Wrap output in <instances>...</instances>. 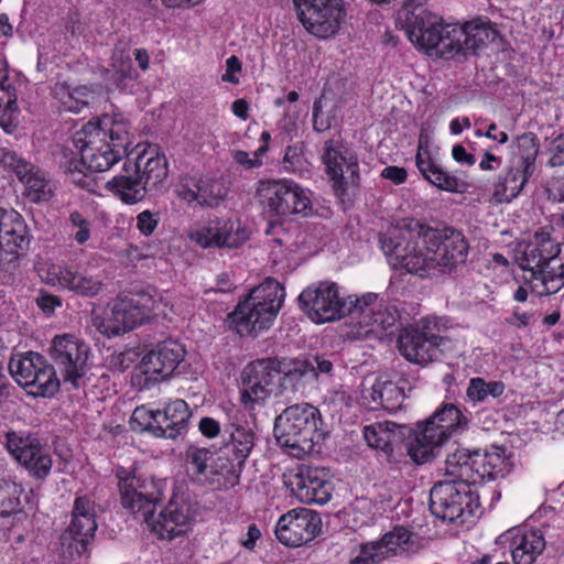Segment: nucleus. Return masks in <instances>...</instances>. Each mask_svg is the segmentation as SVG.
<instances>
[{"label": "nucleus", "instance_id": "nucleus-20", "mask_svg": "<svg viewBox=\"0 0 564 564\" xmlns=\"http://www.w3.org/2000/svg\"><path fill=\"white\" fill-rule=\"evenodd\" d=\"M132 139L130 122L121 113H106L90 120L75 134L74 144L79 153L100 150L111 142L126 143Z\"/></svg>", "mask_w": 564, "mask_h": 564}, {"label": "nucleus", "instance_id": "nucleus-60", "mask_svg": "<svg viewBox=\"0 0 564 564\" xmlns=\"http://www.w3.org/2000/svg\"><path fill=\"white\" fill-rule=\"evenodd\" d=\"M241 70V63L237 56L232 55L226 61V73L223 75L221 79L224 82H228L231 84H238L239 78L237 77V73Z\"/></svg>", "mask_w": 564, "mask_h": 564}, {"label": "nucleus", "instance_id": "nucleus-6", "mask_svg": "<svg viewBox=\"0 0 564 564\" xmlns=\"http://www.w3.org/2000/svg\"><path fill=\"white\" fill-rule=\"evenodd\" d=\"M282 285L274 278L268 276L253 288L228 315L230 327L241 335H257L267 329L279 314L282 306Z\"/></svg>", "mask_w": 564, "mask_h": 564}, {"label": "nucleus", "instance_id": "nucleus-59", "mask_svg": "<svg viewBox=\"0 0 564 564\" xmlns=\"http://www.w3.org/2000/svg\"><path fill=\"white\" fill-rule=\"evenodd\" d=\"M535 321L534 314L530 312H520L514 308L512 314L506 318V323L514 327H529Z\"/></svg>", "mask_w": 564, "mask_h": 564}, {"label": "nucleus", "instance_id": "nucleus-8", "mask_svg": "<svg viewBox=\"0 0 564 564\" xmlns=\"http://www.w3.org/2000/svg\"><path fill=\"white\" fill-rule=\"evenodd\" d=\"M510 471L506 449L492 446L481 454L479 451L457 448L447 455L445 476H454L473 485L482 480L503 478Z\"/></svg>", "mask_w": 564, "mask_h": 564}, {"label": "nucleus", "instance_id": "nucleus-46", "mask_svg": "<svg viewBox=\"0 0 564 564\" xmlns=\"http://www.w3.org/2000/svg\"><path fill=\"white\" fill-rule=\"evenodd\" d=\"M284 207L290 214L303 217L310 216L313 210L308 192L289 178H284Z\"/></svg>", "mask_w": 564, "mask_h": 564}, {"label": "nucleus", "instance_id": "nucleus-15", "mask_svg": "<svg viewBox=\"0 0 564 564\" xmlns=\"http://www.w3.org/2000/svg\"><path fill=\"white\" fill-rule=\"evenodd\" d=\"M438 481L430 492V509L443 521L464 523L473 514L470 481L459 477L447 476Z\"/></svg>", "mask_w": 564, "mask_h": 564}, {"label": "nucleus", "instance_id": "nucleus-16", "mask_svg": "<svg viewBox=\"0 0 564 564\" xmlns=\"http://www.w3.org/2000/svg\"><path fill=\"white\" fill-rule=\"evenodd\" d=\"M293 3L304 29L322 40L335 36L347 15L344 0H293Z\"/></svg>", "mask_w": 564, "mask_h": 564}, {"label": "nucleus", "instance_id": "nucleus-9", "mask_svg": "<svg viewBox=\"0 0 564 564\" xmlns=\"http://www.w3.org/2000/svg\"><path fill=\"white\" fill-rule=\"evenodd\" d=\"M165 314L161 302L151 295L142 293L134 296H120L105 312L104 316H94L93 325L107 337H113L130 332L147 321L150 315Z\"/></svg>", "mask_w": 564, "mask_h": 564}, {"label": "nucleus", "instance_id": "nucleus-25", "mask_svg": "<svg viewBox=\"0 0 564 564\" xmlns=\"http://www.w3.org/2000/svg\"><path fill=\"white\" fill-rule=\"evenodd\" d=\"M243 404L264 400L282 386L281 362L278 359H261L249 364L241 375Z\"/></svg>", "mask_w": 564, "mask_h": 564}, {"label": "nucleus", "instance_id": "nucleus-12", "mask_svg": "<svg viewBox=\"0 0 564 564\" xmlns=\"http://www.w3.org/2000/svg\"><path fill=\"white\" fill-rule=\"evenodd\" d=\"M521 152L510 161L505 173H501L494 184L492 196L497 203H510L523 191L530 176L535 170L539 153V140L533 133L518 137Z\"/></svg>", "mask_w": 564, "mask_h": 564}, {"label": "nucleus", "instance_id": "nucleus-14", "mask_svg": "<svg viewBox=\"0 0 564 564\" xmlns=\"http://www.w3.org/2000/svg\"><path fill=\"white\" fill-rule=\"evenodd\" d=\"M48 356L62 380L75 389L79 388L91 366L89 345L73 334L55 335L48 348Z\"/></svg>", "mask_w": 564, "mask_h": 564}, {"label": "nucleus", "instance_id": "nucleus-34", "mask_svg": "<svg viewBox=\"0 0 564 564\" xmlns=\"http://www.w3.org/2000/svg\"><path fill=\"white\" fill-rule=\"evenodd\" d=\"M501 543L510 542L514 564H533L545 549V540L539 530L512 528L499 536Z\"/></svg>", "mask_w": 564, "mask_h": 564}, {"label": "nucleus", "instance_id": "nucleus-10", "mask_svg": "<svg viewBox=\"0 0 564 564\" xmlns=\"http://www.w3.org/2000/svg\"><path fill=\"white\" fill-rule=\"evenodd\" d=\"M412 223L419 221L410 219L390 228L380 235L379 241L391 267L425 278L424 243L420 246L419 228H412Z\"/></svg>", "mask_w": 564, "mask_h": 564}, {"label": "nucleus", "instance_id": "nucleus-18", "mask_svg": "<svg viewBox=\"0 0 564 564\" xmlns=\"http://www.w3.org/2000/svg\"><path fill=\"white\" fill-rule=\"evenodd\" d=\"M409 24V39L422 48L437 50L444 58L455 57V40L452 36L455 24H443L437 15L422 10L417 14L406 17Z\"/></svg>", "mask_w": 564, "mask_h": 564}, {"label": "nucleus", "instance_id": "nucleus-45", "mask_svg": "<svg viewBox=\"0 0 564 564\" xmlns=\"http://www.w3.org/2000/svg\"><path fill=\"white\" fill-rule=\"evenodd\" d=\"M58 376V371L54 369L53 362L50 365L44 359L41 369L32 377V382H30V387H28L30 389L29 392L33 395L44 398L54 395L61 386Z\"/></svg>", "mask_w": 564, "mask_h": 564}, {"label": "nucleus", "instance_id": "nucleus-50", "mask_svg": "<svg viewBox=\"0 0 564 564\" xmlns=\"http://www.w3.org/2000/svg\"><path fill=\"white\" fill-rule=\"evenodd\" d=\"M411 533L403 527H395L392 531L386 533L379 543L386 554V557L395 555L399 550H404V545L410 542Z\"/></svg>", "mask_w": 564, "mask_h": 564}, {"label": "nucleus", "instance_id": "nucleus-54", "mask_svg": "<svg viewBox=\"0 0 564 564\" xmlns=\"http://www.w3.org/2000/svg\"><path fill=\"white\" fill-rule=\"evenodd\" d=\"M159 224V215L150 210H143L137 216V228L144 236L153 234Z\"/></svg>", "mask_w": 564, "mask_h": 564}, {"label": "nucleus", "instance_id": "nucleus-42", "mask_svg": "<svg viewBox=\"0 0 564 564\" xmlns=\"http://www.w3.org/2000/svg\"><path fill=\"white\" fill-rule=\"evenodd\" d=\"M315 367L306 360L292 359L284 362V390L291 387L294 393H304L308 382L316 378Z\"/></svg>", "mask_w": 564, "mask_h": 564}, {"label": "nucleus", "instance_id": "nucleus-17", "mask_svg": "<svg viewBox=\"0 0 564 564\" xmlns=\"http://www.w3.org/2000/svg\"><path fill=\"white\" fill-rule=\"evenodd\" d=\"M319 412L308 403L284 409V455L303 458L313 447Z\"/></svg>", "mask_w": 564, "mask_h": 564}, {"label": "nucleus", "instance_id": "nucleus-63", "mask_svg": "<svg viewBox=\"0 0 564 564\" xmlns=\"http://www.w3.org/2000/svg\"><path fill=\"white\" fill-rule=\"evenodd\" d=\"M406 171L399 166H387L382 170L381 176L392 181L394 184H402L406 180Z\"/></svg>", "mask_w": 564, "mask_h": 564}, {"label": "nucleus", "instance_id": "nucleus-64", "mask_svg": "<svg viewBox=\"0 0 564 564\" xmlns=\"http://www.w3.org/2000/svg\"><path fill=\"white\" fill-rule=\"evenodd\" d=\"M234 160L246 169H253L262 165L260 156L254 155V159H250L248 152L242 150L234 152Z\"/></svg>", "mask_w": 564, "mask_h": 564}, {"label": "nucleus", "instance_id": "nucleus-21", "mask_svg": "<svg viewBox=\"0 0 564 564\" xmlns=\"http://www.w3.org/2000/svg\"><path fill=\"white\" fill-rule=\"evenodd\" d=\"M184 346L174 339L159 343L142 359L140 373L133 376L134 384L149 388L151 383L170 378L185 358Z\"/></svg>", "mask_w": 564, "mask_h": 564}, {"label": "nucleus", "instance_id": "nucleus-11", "mask_svg": "<svg viewBox=\"0 0 564 564\" xmlns=\"http://www.w3.org/2000/svg\"><path fill=\"white\" fill-rule=\"evenodd\" d=\"M442 319L425 317L421 324L404 328L398 337L400 354L410 362L429 365L452 348V340L434 332L440 330Z\"/></svg>", "mask_w": 564, "mask_h": 564}, {"label": "nucleus", "instance_id": "nucleus-19", "mask_svg": "<svg viewBox=\"0 0 564 564\" xmlns=\"http://www.w3.org/2000/svg\"><path fill=\"white\" fill-rule=\"evenodd\" d=\"M323 162L338 197L344 198L358 187V158L343 140L332 139L325 142Z\"/></svg>", "mask_w": 564, "mask_h": 564}, {"label": "nucleus", "instance_id": "nucleus-32", "mask_svg": "<svg viewBox=\"0 0 564 564\" xmlns=\"http://www.w3.org/2000/svg\"><path fill=\"white\" fill-rule=\"evenodd\" d=\"M322 520L318 513L296 508L284 513V545L301 546L312 541L321 531Z\"/></svg>", "mask_w": 564, "mask_h": 564}, {"label": "nucleus", "instance_id": "nucleus-33", "mask_svg": "<svg viewBox=\"0 0 564 564\" xmlns=\"http://www.w3.org/2000/svg\"><path fill=\"white\" fill-rule=\"evenodd\" d=\"M455 56L475 53L496 40L498 32L487 19H475L464 25H454Z\"/></svg>", "mask_w": 564, "mask_h": 564}, {"label": "nucleus", "instance_id": "nucleus-38", "mask_svg": "<svg viewBox=\"0 0 564 564\" xmlns=\"http://www.w3.org/2000/svg\"><path fill=\"white\" fill-rule=\"evenodd\" d=\"M397 427L401 426L390 421L376 422L364 427V438L369 447L379 451L387 460H390L393 443L398 440Z\"/></svg>", "mask_w": 564, "mask_h": 564}, {"label": "nucleus", "instance_id": "nucleus-40", "mask_svg": "<svg viewBox=\"0 0 564 564\" xmlns=\"http://www.w3.org/2000/svg\"><path fill=\"white\" fill-rule=\"evenodd\" d=\"M354 315L362 317L360 323L370 328L366 333H378L379 330H391L397 326L400 315L399 312L391 306L379 304L377 300L372 302L364 313H355Z\"/></svg>", "mask_w": 564, "mask_h": 564}, {"label": "nucleus", "instance_id": "nucleus-37", "mask_svg": "<svg viewBox=\"0 0 564 564\" xmlns=\"http://www.w3.org/2000/svg\"><path fill=\"white\" fill-rule=\"evenodd\" d=\"M257 195L264 213L268 215L267 235H271L273 229L282 226V220L279 215V208L282 202V184L279 181H260Z\"/></svg>", "mask_w": 564, "mask_h": 564}, {"label": "nucleus", "instance_id": "nucleus-49", "mask_svg": "<svg viewBox=\"0 0 564 564\" xmlns=\"http://www.w3.org/2000/svg\"><path fill=\"white\" fill-rule=\"evenodd\" d=\"M505 391V384L500 381L486 382L482 378H473L467 388V397L474 402H484L489 395L500 397Z\"/></svg>", "mask_w": 564, "mask_h": 564}, {"label": "nucleus", "instance_id": "nucleus-62", "mask_svg": "<svg viewBox=\"0 0 564 564\" xmlns=\"http://www.w3.org/2000/svg\"><path fill=\"white\" fill-rule=\"evenodd\" d=\"M36 304L45 313H53L56 306L62 305L58 296L47 293H41L36 299Z\"/></svg>", "mask_w": 564, "mask_h": 564}, {"label": "nucleus", "instance_id": "nucleus-43", "mask_svg": "<svg viewBox=\"0 0 564 564\" xmlns=\"http://www.w3.org/2000/svg\"><path fill=\"white\" fill-rule=\"evenodd\" d=\"M104 78L117 89H123L134 78L131 57L122 51H116L111 57V68H107Z\"/></svg>", "mask_w": 564, "mask_h": 564}, {"label": "nucleus", "instance_id": "nucleus-41", "mask_svg": "<svg viewBox=\"0 0 564 564\" xmlns=\"http://www.w3.org/2000/svg\"><path fill=\"white\" fill-rule=\"evenodd\" d=\"M44 357L37 352L17 355L9 361V372L19 386L28 388L32 382V377L41 369Z\"/></svg>", "mask_w": 564, "mask_h": 564}, {"label": "nucleus", "instance_id": "nucleus-53", "mask_svg": "<svg viewBox=\"0 0 564 564\" xmlns=\"http://www.w3.org/2000/svg\"><path fill=\"white\" fill-rule=\"evenodd\" d=\"M17 96V89L13 82L10 79L7 68V63L0 59V104L4 102L7 106L13 104V97Z\"/></svg>", "mask_w": 564, "mask_h": 564}, {"label": "nucleus", "instance_id": "nucleus-4", "mask_svg": "<svg viewBox=\"0 0 564 564\" xmlns=\"http://www.w3.org/2000/svg\"><path fill=\"white\" fill-rule=\"evenodd\" d=\"M124 174L107 182V187L127 204L140 202L148 191L158 189L167 178V160L159 148L150 147L139 153L134 161L128 159Z\"/></svg>", "mask_w": 564, "mask_h": 564}, {"label": "nucleus", "instance_id": "nucleus-30", "mask_svg": "<svg viewBox=\"0 0 564 564\" xmlns=\"http://www.w3.org/2000/svg\"><path fill=\"white\" fill-rule=\"evenodd\" d=\"M41 278L52 286L66 289L86 297L98 295L104 288L100 276L77 272L67 265L50 264L41 269Z\"/></svg>", "mask_w": 564, "mask_h": 564}, {"label": "nucleus", "instance_id": "nucleus-36", "mask_svg": "<svg viewBox=\"0 0 564 564\" xmlns=\"http://www.w3.org/2000/svg\"><path fill=\"white\" fill-rule=\"evenodd\" d=\"M416 166L424 178L437 188L452 193H460L466 182L455 173L447 172L442 165L421 152L416 154Z\"/></svg>", "mask_w": 564, "mask_h": 564}, {"label": "nucleus", "instance_id": "nucleus-35", "mask_svg": "<svg viewBox=\"0 0 564 564\" xmlns=\"http://www.w3.org/2000/svg\"><path fill=\"white\" fill-rule=\"evenodd\" d=\"M29 242L23 217L14 209L0 208V247L7 253L18 254Z\"/></svg>", "mask_w": 564, "mask_h": 564}, {"label": "nucleus", "instance_id": "nucleus-26", "mask_svg": "<svg viewBox=\"0 0 564 564\" xmlns=\"http://www.w3.org/2000/svg\"><path fill=\"white\" fill-rule=\"evenodd\" d=\"M6 440L10 454L32 477L42 479L50 474L51 455L36 437L21 432H9Z\"/></svg>", "mask_w": 564, "mask_h": 564}, {"label": "nucleus", "instance_id": "nucleus-13", "mask_svg": "<svg viewBox=\"0 0 564 564\" xmlns=\"http://www.w3.org/2000/svg\"><path fill=\"white\" fill-rule=\"evenodd\" d=\"M187 473L192 479L212 489L223 490L239 481V470L235 469L229 457L213 453L205 447L191 446L185 455Z\"/></svg>", "mask_w": 564, "mask_h": 564}, {"label": "nucleus", "instance_id": "nucleus-55", "mask_svg": "<svg viewBox=\"0 0 564 564\" xmlns=\"http://www.w3.org/2000/svg\"><path fill=\"white\" fill-rule=\"evenodd\" d=\"M18 110L17 96L13 97L12 105L7 106L4 102L0 104V124L7 132L14 126V121L18 118Z\"/></svg>", "mask_w": 564, "mask_h": 564}, {"label": "nucleus", "instance_id": "nucleus-5", "mask_svg": "<svg viewBox=\"0 0 564 564\" xmlns=\"http://www.w3.org/2000/svg\"><path fill=\"white\" fill-rule=\"evenodd\" d=\"M468 419L454 404H444L423 423H419L406 444L408 455L425 464L440 455L443 445L456 433L467 429Z\"/></svg>", "mask_w": 564, "mask_h": 564}, {"label": "nucleus", "instance_id": "nucleus-7", "mask_svg": "<svg viewBox=\"0 0 564 564\" xmlns=\"http://www.w3.org/2000/svg\"><path fill=\"white\" fill-rule=\"evenodd\" d=\"M419 228V237L425 250V278L453 271L466 262L469 246L465 236L451 227L434 229L421 223H412Z\"/></svg>", "mask_w": 564, "mask_h": 564}, {"label": "nucleus", "instance_id": "nucleus-61", "mask_svg": "<svg viewBox=\"0 0 564 564\" xmlns=\"http://www.w3.org/2000/svg\"><path fill=\"white\" fill-rule=\"evenodd\" d=\"M198 429L208 438L216 437L221 431L220 423L213 417H203L199 421Z\"/></svg>", "mask_w": 564, "mask_h": 564}, {"label": "nucleus", "instance_id": "nucleus-3", "mask_svg": "<svg viewBox=\"0 0 564 564\" xmlns=\"http://www.w3.org/2000/svg\"><path fill=\"white\" fill-rule=\"evenodd\" d=\"M376 300V293L345 297L339 285L332 281L312 283L297 297L301 310L315 324L332 323L347 315L364 313Z\"/></svg>", "mask_w": 564, "mask_h": 564}, {"label": "nucleus", "instance_id": "nucleus-56", "mask_svg": "<svg viewBox=\"0 0 564 564\" xmlns=\"http://www.w3.org/2000/svg\"><path fill=\"white\" fill-rule=\"evenodd\" d=\"M198 180L196 178H184L182 180L177 193L180 197L187 202H198L199 203V189H198Z\"/></svg>", "mask_w": 564, "mask_h": 564}, {"label": "nucleus", "instance_id": "nucleus-58", "mask_svg": "<svg viewBox=\"0 0 564 564\" xmlns=\"http://www.w3.org/2000/svg\"><path fill=\"white\" fill-rule=\"evenodd\" d=\"M329 110V108H318L317 104L315 102L313 124L316 131H325L330 127L334 117Z\"/></svg>", "mask_w": 564, "mask_h": 564}, {"label": "nucleus", "instance_id": "nucleus-44", "mask_svg": "<svg viewBox=\"0 0 564 564\" xmlns=\"http://www.w3.org/2000/svg\"><path fill=\"white\" fill-rule=\"evenodd\" d=\"M404 399L402 388L389 380H377L370 392V400L388 411H394L400 408Z\"/></svg>", "mask_w": 564, "mask_h": 564}, {"label": "nucleus", "instance_id": "nucleus-39", "mask_svg": "<svg viewBox=\"0 0 564 564\" xmlns=\"http://www.w3.org/2000/svg\"><path fill=\"white\" fill-rule=\"evenodd\" d=\"M52 96L65 111L80 112L88 105L89 90L85 86H73L68 82H57L52 86Z\"/></svg>", "mask_w": 564, "mask_h": 564}, {"label": "nucleus", "instance_id": "nucleus-24", "mask_svg": "<svg viewBox=\"0 0 564 564\" xmlns=\"http://www.w3.org/2000/svg\"><path fill=\"white\" fill-rule=\"evenodd\" d=\"M130 142L120 143L111 142L100 150H85L79 153L80 158L72 156L62 162V166L66 174L69 175L72 182L80 187H88L87 172H105L115 165L123 155H127Z\"/></svg>", "mask_w": 564, "mask_h": 564}, {"label": "nucleus", "instance_id": "nucleus-22", "mask_svg": "<svg viewBox=\"0 0 564 564\" xmlns=\"http://www.w3.org/2000/svg\"><path fill=\"white\" fill-rule=\"evenodd\" d=\"M284 487L303 503L325 505L332 498L333 486L323 470L304 464L286 466Z\"/></svg>", "mask_w": 564, "mask_h": 564}, {"label": "nucleus", "instance_id": "nucleus-31", "mask_svg": "<svg viewBox=\"0 0 564 564\" xmlns=\"http://www.w3.org/2000/svg\"><path fill=\"white\" fill-rule=\"evenodd\" d=\"M193 238L204 248H237L248 239V232L241 227L239 220L216 219L196 231Z\"/></svg>", "mask_w": 564, "mask_h": 564}, {"label": "nucleus", "instance_id": "nucleus-27", "mask_svg": "<svg viewBox=\"0 0 564 564\" xmlns=\"http://www.w3.org/2000/svg\"><path fill=\"white\" fill-rule=\"evenodd\" d=\"M0 163L11 170L23 184V195L32 203L47 202L53 196V187L45 173L13 151L2 149Z\"/></svg>", "mask_w": 564, "mask_h": 564}, {"label": "nucleus", "instance_id": "nucleus-47", "mask_svg": "<svg viewBox=\"0 0 564 564\" xmlns=\"http://www.w3.org/2000/svg\"><path fill=\"white\" fill-rule=\"evenodd\" d=\"M197 184L200 205L217 206L228 192L226 183L219 177H200Z\"/></svg>", "mask_w": 564, "mask_h": 564}, {"label": "nucleus", "instance_id": "nucleus-1", "mask_svg": "<svg viewBox=\"0 0 564 564\" xmlns=\"http://www.w3.org/2000/svg\"><path fill=\"white\" fill-rule=\"evenodd\" d=\"M121 503L139 517L162 540H172L183 533L182 527L192 518L189 503L173 497L155 516L156 503L162 498V481L137 476L134 470L119 467L116 471Z\"/></svg>", "mask_w": 564, "mask_h": 564}, {"label": "nucleus", "instance_id": "nucleus-23", "mask_svg": "<svg viewBox=\"0 0 564 564\" xmlns=\"http://www.w3.org/2000/svg\"><path fill=\"white\" fill-rule=\"evenodd\" d=\"M97 530L96 506L87 497H78L73 507L72 521L61 535V546L69 557L80 556Z\"/></svg>", "mask_w": 564, "mask_h": 564}, {"label": "nucleus", "instance_id": "nucleus-48", "mask_svg": "<svg viewBox=\"0 0 564 564\" xmlns=\"http://www.w3.org/2000/svg\"><path fill=\"white\" fill-rule=\"evenodd\" d=\"M22 491V487L14 482L0 485V514L14 521L15 516L21 512L20 495Z\"/></svg>", "mask_w": 564, "mask_h": 564}, {"label": "nucleus", "instance_id": "nucleus-52", "mask_svg": "<svg viewBox=\"0 0 564 564\" xmlns=\"http://www.w3.org/2000/svg\"><path fill=\"white\" fill-rule=\"evenodd\" d=\"M69 223L72 225V235L74 239L84 245L90 237V223L80 213L73 212L69 215Z\"/></svg>", "mask_w": 564, "mask_h": 564}, {"label": "nucleus", "instance_id": "nucleus-51", "mask_svg": "<svg viewBox=\"0 0 564 564\" xmlns=\"http://www.w3.org/2000/svg\"><path fill=\"white\" fill-rule=\"evenodd\" d=\"M386 558V554L378 540L361 544L359 553L350 562L351 564H378Z\"/></svg>", "mask_w": 564, "mask_h": 564}, {"label": "nucleus", "instance_id": "nucleus-28", "mask_svg": "<svg viewBox=\"0 0 564 564\" xmlns=\"http://www.w3.org/2000/svg\"><path fill=\"white\" fill-rule=\"evenodd\" d=\"M227 415V423L224 424V432L228 434L229 441L220 448V455L229 457V462L235 469L241 474L246 459L250 455L254 445V435L250 429L242 424L245 413L235 406L228 404L224 406Z\"/></svg>", "mask_w": 564, "mask_h": 564}, {"label": "nucleus", "instance_id": "nucleus-57", "mask_svg": "<svg viewBox=\"0 0 564 564\" xmlns=\"http://www.w3.org/2000/svg\"><path fill=\"white\" fill-rule=\"evenodd\" d=\"M550 152L551 156L547 165L552 167L564 166V133L552 141Z\"/></svg>", "mask_w": 564, "mask_h": 564}, {"label": "nucleus", "instance_id": "nucleus-29", "mask_svg": "<svg viewBox=\"0 0 564 564\" xmlns=\"http://www.w3.org/2000/svg\"><path fill=\"white\" fill-rule=\"evenodd\" d=\"M148 414L145 429L151 431L158 437L175 440L187 427L192 412L184 400L176 399L170 402L163 410L144 412L135 410L132 417Z\"/></svg>", "mask_w": 564, "mask_h": 564}, {"label": "nucleus", "instance_id": "nucleus-2", "mask_svg": "<svg viewBox=\"0 0 564 564\" xmlns=\"http://www.w3.org/2000/svg\"><path fill=\"white\" fill-rule=\"evenodd\" d=\"M552 231V226L536 231L520 258V267L530 272L528 280L539 296L557 293L564 288V243L553 240Z\"/></svg>", "mask_w": 564, "mask_h": 564}]
</instances>
